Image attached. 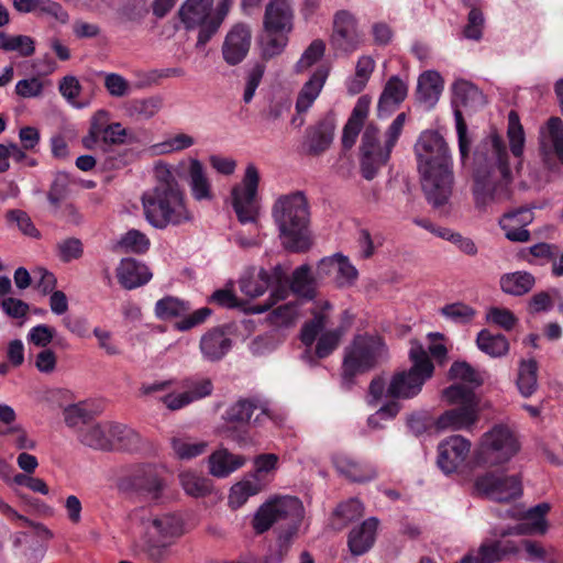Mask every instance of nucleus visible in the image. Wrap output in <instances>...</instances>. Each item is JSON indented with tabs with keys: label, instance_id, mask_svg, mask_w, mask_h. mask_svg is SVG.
I'll list each match as a JSON object with an SVG mask.
<instances>
[{
	"label": "nucleus",
	"instance_id": "c85d7f7f",
	"mask_svg": "<svg viewBox=\"0 0 563 563\" xmlns=\"http://www.w3.org/2000/svg\"><path fill=\"white\" fill-rule=\"evenodd\" d=\"M378 525L376 517H369L350 531L347 547L354 556L363 555L373 548Z\"/></svg>",
	"mask_w": 563,
	"mask_h": 563
},
{
	"label": "nucleus",
	"instance_id": "a211bd4d",
	"mask_svg": "<svg viewBox=\"0 0 563 563\" xmlns=\"http://www.w3.org/2000/svg\"><path fill=\"white\" fill-rule=\"evenodd\" d=\"M333 47L346 54L356 51L363 43V34L358 30L355 16L349 11H339L333 20L331 36Z\"/></svg>",
	"mask_w": 563,
	"mask_h": 563
},
{
	"label": "nucleus",
	"instance_id": "8fccbe9b",
	"mask_svg": "<svg viewBox=\"0 0 563 563\" xmlns=\"http://www.w3.org/2000/svg\"><path fill=\"white\" fill-rule=\"evenodd\" d=\"M0 49L18 52L21 56H31L35 51L34 41L27 35H10L0 32Z\"/></svg>",
	"mask_w": 563,
	"mask_h": 563
},
{
	"label": "nucleus",
	"instance_id": "b1692460",
	"mask_svg": "<svg viewBox=\"0 0 563 563\" xmlns=\"http://www.w3.org/2000/svg\"><path fill=\"white\" fill-rule=\"evenodd\" d=\"M548 503H540L529 508L521 518V521L515 527L501 533L517 536H544L549 530V522L545 518L550 511Z\"/></svg>",
	"mask_w": 563,
	"mask_h": 563
},
{
	"label": "nucleus",
	"instance_id": "4be33fe9",
	"mask_svg": "<svg viewBox=\"0 0 563 563\" xmlns=\"http://www.w3.org/2000/svg\"><path fill=\"white\" fill-rule=\"evenodd\" d=\"M251 38L249 25L236 23L231 27L222 44V56L228 65L235 66L245 59L251 47Z\"/></svg>",
	"mask_w": 563,
	"mask_h": 563
},
{
	"label": "nucleus",
	"instance_id": "58836bf2",
	"mask_svg": "<svg viewBox=\"0 0 563 563\" xmlns=\"http://www.w3.org/2000/svg\"><path fill=\"white\" fill-rule=\"evenodd\" d=\"M268 485L265 484L264 479H258L255 476H251L234 484L231 487L229 495V504L232 508L242 507L250 497L255 496L266 489Z\"/></svg>",
	"mask_w": 563,
	"mask_h": 563
},
{
	"label": "nucleus",
	"instance_id": "c9c22d12",
	"mask_svg": "<svg viewBox=\"0 0 563 563\" xmlns=\"http://www.w3.org/2000/svg\"><path fill=\"white\" fill-rule=\"evenodd\" d=\"M291 291L298 297L311 300L316 296V280L308 264L298 266L287 276V295Z\"/></svg>",
	"mask_w": 563,
	"mask_h": 563
},
{
	"label": "nucleus",
	"instance_id": "aec40b11",
	"mask_svg": "<svg viewBox=\"0 0 563 563\" xmlns=\"http://www.w3.org/2000/svg\"><path fill=\"white\" fill-rule=\"evenodd\" d=\"M471 442L462 435H452L438 445V465L445 474L455 472L467 459Z\"/></svg>",
	"mask_w": 563,
	"mask_h": 563
},
{
	"label": "nucleus",
	"instance_id": "69168bd1",
	"mask_svg": "<svg viewBox=\"0 0 563 563\" xmlns=\"http://www.w3.org/2000/svg\"><path fill=\"white\" fill-rule=\"evenodd\" d=\"M172 448H173L175 454L180 460H190V459L201 455L206 451L207 443L203 441L189 442L181 438H173L172 439Z\"/></svg>",
	"mask_w": 563,
	"mask_h": 563
},
{
	"label": "nucleus",
	"instance_id": "7c9ffc66",
	"mask_svg": "<svg viewBox=\"0 0 563 563\" xmlns=\"http://www.w3.org/2000/svg\"><path fill=\"white\" fill-rule=\"evenodd\" d=\"M209 473L218 478H225L246 463V457L231 453L228 449L214 451L208 459Z\"/></svg>",
	"mask_w": 563,
	"mask_h": 563
},
{
	"label": "nucleus",
	"instance_id": "338daca9",
	"mask_svg": "<svg viewBox=\"0 0 563 563\" xmlns=\"http://www.w3.org/2000/svg\"><path fill=\"white\" fill-rule=\"evenodd\" d=\"M81 85L79 80L71 75L65 76L58 85L59 93L67 100L69 104L77 109L85 108L87 103L78 102L77 97L81 92Z\"/></svg>",
	"mask_w": 563,
	"mask_h": 563
},
{
	"label": "nucleus",
	"instance_id": "0e129e2a",
	"mask_svg": "<svg viewBox=\"0 0 563 563\" xmlns=\"http://www.w3.org/2000/svg\"><path fill=\"white\" fill-rule=\"evenodd\" d=\"M64 420L69 428L86 427L92 419V413L82 402L69 405L64 409Z\"/></svg>",
	"mask_w": 563,
	"mask_h": 563
},
{
	"label": "nucleus",
	"instance_id": "ea45409f",
	"mask_svg": "<svg viewBox=\"0 0 563 563\" xmlns=\"http://www.w3.org/2000/svg\"><path fill=\"white\" fill-rule=\"evenodd\" d=\"M363 505L357 498H350L341 503L333 510L330 526L335 531L343 530L349 523L357 520L363 516Z\"/></svg>",
	"mask_w": 563,
	"mask_h": 563
},
{
	"label": "nucleus",
	"instance_id": "c756f323",
	"mask_svg": "<svg viewBox=\"0 0 563 563\" xmlns=\"http://www.w3.org/2000/svg\"><path fill=\"white\" fill-rule=\"evenodd\" d=\"M335 470L352 482H368L377 476L375 467L368 463L355 461L345 453H336L332 456Z\"/></svg>",
	"mask_w": 563,
	"mask_h": 563
},
{
	"label": "nucleus",
	"instance_id": "ddd939ff",
	"mask_svg": "<svg viewBox=\"0 0 563 563\" xmlns=\"http://www.w3.org/2000/svg\"><path fill=\"white\" fill-rule=\"evenodd\" d=\"M213 0H185L178 18L187 31L198 30L197 45H205L214 34L211 30Z\"/></svg>",
	"mask_w": 563,
	"mask_h": 563
},
{
	"label": "nucleus",
	"instance_id": "393cba45",
	"mask_svg": "<svg viewBox=\"0 0 563 563\" xmlns=\"http://www.w3.org/2000/svg\"><path fill=\"white\" fill-rule=\"evenodd\" d=\"M520 547L511 540H497L483 543L476 554L465 555L459 563H494L518 554Z\"/></svg>",
	"mask_w": 563,
	"mask_h": 563
},
{
	"label": "nucleus",
	"instance_id": "052dcab7",
	"mask_svg": "<svg viewBox=\"0 0 563 563\" xmlns=\"http://www.w3.org/2000/svg\"><path fill=\"white\" fill-rule=\"evenodd\" d=\"M146 220L156 229L177 227L192 220L191 213H144Z\"/></svg>",
	"mask_w": 563,
	"mask_h": 563
},
{
	"label": "nucleus",
	"instance_id": "9d476101",
	"mask_svg": "<svg viewBox=\"0 0 563 563\" xmlns=\"http://www.w3.org/2000/svg\"><path fill=\"white\" fill-rule=\"evenodd\" d=\"M268 287H273L271 296L265 303L252 307L255 313H262L271 309L280 300L287 298V274L280 265H276L269 273L261 268L256 276H244L240 280L241 291L251 298L262 296Z\"/></svg>",
	"mask_w": 563,
	"mask_h": 563
},
{
	"label": "nucleus",
	"instance_id": "a19ab883",
	"mask_svg": "<svg viewBox=\"0 0 563 563\" xmlns=\"http://www.w3.org/2000/svg\"><path fill=\"white\" fill-rule=\"evenodd\" d=\"M477 347L490 357H501L509 352V341L504 334L483 329L476 338Z\"/></svg>",
	"mask_w": 563,
	"mask_h": 563
},
{
	"label": "nucleus",
	"instance_id": "f8f14e48",
	"mask_svg": "<svg viewBox=\"0 0 563 563\" xmlns=\"http://www.w3.org/2000/svg\"><path fill=\"white\" fill-rule=\"evenodd\" d=\"M119 489L151 501H157L163 495L165 483L154 466L140 465L120 479Z\"/></svg>",
	"mask_w": 563,
	"mask_h": 563
},
{
	"label": "nucleus",
	"instance_id": "f3484780",
	"mask_svg": "<svg viewBox=\"0 0 563 563\" xmlns=\"http://www.w3.org/2000/svg\"><path fill=\"white\" fill-rule=\"evenodd\" d=\"M260 179L257 167L253 163L247 164L242 180L230 190L229 199L234 211H257L261 208Z\"/></svg>",
	"mask_w": 563,
	"mask_h": 563
},
{
	"label": "nucleus",
	"instance_id": "5701e85b",
	"mask_svg": "<svg viewBox=\"0 0 563 563\" xmlns=\"http://www.w3.org/2000/svg\"><path fill=\"white\" fill-rule=\"evenodd\" d=\"M261 410L256 415L253 423L261 426L263 423V417L274 420L275 417L267 402H262L257 398H240L232 404L225 411V420L230 423H236L241 427L247 426L251 422V418L255 410Z\"/></svg>",
	"mask_w": 563,
	"mask_h": 563
},
{
	"label": "nucleus",
	"instance_id": "de8ad7c7",
	"mask_svg": "<svg viewBox=\"0 0 563 563\" xmlns=\"http://www.w3.org/2000/svg\"><path fill=\"white\" fill-rule=\"evenodd\" d=\"M188 301L177 297L165 296L155 303V316L159 320H170L186 316L190 311Z\"/></svg>",
	"mask_w": 563,
	"mask_h": 563
},
{
	"label": "nucleus",
	"instance_id": "2eb2a0df",
	"mask_svg": "<svg viewBox=\"0 0 563 563\" xmlns=\"http://www.w3.org/2000/svg\"><path fill=\"white\" fill-rule=\"evenodd\" d=\"M476 489L488 499L509 503L522 494L521 478L518 475L487 472L475 481Z\"/></svg>",
	"mask_w": 563,
	"mask_h": 563
},
{
	"label": "nucleus",
	"instance_id": "dca6fc26",
	"mask_svg": "<svg viewBox=\"0 0 563 563\" xmlns=\"http://www.w3.org/2000/svg\"><path fill=\"white\" fill-rule=\"evenodd\" d=\"M110 114L106 110L97 111L90 121L89 132L82 139L86 148L92 150L100 142L103 145H120L124 143L126 130L121 123H109Z\"/></svg>",
	"mask_w": 563,
	"mask_h": 563
},
{
	"label": "nucleus",
	"instance_id": "c03bdc74",
	"mask_svg": "<svg viewBox=\"0 0 563 563\" xmlns=\"http://www.w3.org/2000/svg\"><path fill=\"white\" fill-rule=\"evenodd\" d=\"M151 246L150 239L136 229L129 230L113 245V251L118 253L145 254Z\"/></svg>",
	"mask_w": 563,
	"mask_h": 563
},
{
	"label": "nucleus",
	"instance_id": "e433bc0d",
	"mask_svg": "<svg viewBox=\"0 0 563 563\" xmlns=\"http://www.w3.org/2000/svg\"><path fill=\"white\" fill-rule=\"evenodd\" d=\"M368 110L369 101L366 97H361L343 129L342 145L345 148H351L355 144L364 121L368 115Z\"/></svg>",
	"mask_w": 563,
	"mask_h": 563
},
{
	"label": "nucleus",
	"instance_id": "20e7f679",
	"mask_svg": "<svg viewBox=\"0 0 563 563\" xmlns=\"http://www.w3.org/2000/svg\"><path fill=\"white\" fill-rule=\"evenodd\" d=\"M406 122V114L399 113L384 134L374 124L366 125L360 145V170L366 180L374 179L390 159Z\"/></svg>",
	"mask_w": 563,
	"mask_h": 563
},
{
	"label": "nucleus",
	"instance_id": "5fc2aeb1",
	"mask_svg": "<svg viewBox=\"0 0 563 563\" xmlns=\"http://www.w3.org/2000/svg\"><path fill=\"white\" fill-rule=\"evenodd\" d=\"M309 208L303 191L297 190L279 195L273 206V211H306Z\"/></svg>",
	"mask_w": 563,
	"mask_h": 563
},
{
	"label": "nucleus",
	"instance_id": "f257e3e1",
	"mask_svg": "<svg viewBox=\"0 0 563 563\" xmlns=\"http://www.w3.org/2000/svg\"><path fill=\"white\" fill-rule=\"evenodd\" d=\"M503 140L492 134L481 141L473 156L475 179L474 196L478 206L493 207V202L509 197L508 185L512 180V169Z\"/></svg>",
	"mask_w": 563,
	"mask_h": 563
},
{
	"label": "nucleus",
	"instance_id": "e2e57ef3",
	"mask_svg": "<svg viewBox=\"0 0 563 563\" xmlns=\"http://www.w3.org/2000/svg\"><path fill=\"white\" fill-rule=\"evenodd\" d=\"M183 386L192 402L210 396L213 390L212 380L207 377L187 378L184 380Z\"/></svg>",
	"mask_w": 563,
	"mask_h": 563
},
{
	"label": "nucleus",
	"instance_id": "4c0bfd02",
	"mask_svg": "<svg viewBox=\"0 0 563 563\" xmlns=\"http://www.w3.org/2000/svg\"><path fill=\"white\" fill-rule=\"evenodd\" d=\"M536 285V277L526 271L506 273L500 276V289L511 296L520 297L528 294Z\"/></svg>",
	"mask_w": 563,
	"mask_h": 563
},
{
	"label": "nucleus",
	"instance_id": "6e6d98bb",
	"mask_svg": "<svg viewBox=\"0 0 563 563\" xmlns=\"http://www.w3.org/2000/svg\"><path fill=\"white\" fill-rule=\"evenodd\" d=\"M440 313L454 323L465 324L474 319L476 310L464 302L457 301L442 307Z\"/></svg>",
	"mask_w": 563,
	"mask_h": 563
},
{
	"label": "nucleus",
	"instance_id": "603ef678",
	"mask_svg": "<svg viewBox=\"0 0 563 563\" xmlns=\"http://www.w3.org/2000/svg\"><path fill=\"white\" fill-rule=\"evenodd\" d=\"M180 484L185 492L194 497H202L211 492L210 479L194 472H184L179 475Z\"/></svg>",
	"mask_w": 563,
	"mask_h": 563
},
{
	"label": "nucleus",
	"instance_id": "79ce46f5",
	"mask_svg": "<svg viewBox=\"0 0 563 563\" xmlns=\"http://www.w3.org/2000/svg\"><path fill=\"white\" fill-rule=\"evenodd\" d=\"M333 141V128L328 123H320L307 130L306 146L311 155H320L327 151Z\"/></svg>",
	"mask_w": 563,
	"mask_h": 563
},
{
	"label": "nucleus",
	"instance_id": "4468645a",
	"mask_svg": "<svg viewBox=\"0 0 563 563\" xmlns=\"http://www.w3.org/2000/svg\"><path fill=\"white\" fill-rule=\"evenodd\" d=\"M283 245L291 252H306L310 247L308 213H273Z\"/></svg>",
	"mask_w": 563,
	"mask_h": 563
},
{
	"label": "nucleus",
	"instance_id": "13d9d810",
	"mask_svg": "<svg viewBox=\"0 0 563 563\" xmlns=\"http://www.w3.org/2000/svg\"><path fill=\"white\" fill-rule=\"evenodd\" d=\"M327 324V316L322 311L313 313V318L307 321L300 332V340L306 346H311L317 336L322 332Z\"/></svg>",
	"mask_w": 563,
	"mask_h": 563
},
{
	"label": "nucleus",
	"instance_id": "39448f33",
	"mask_svg": "<svg viewBox=\"0 0 563 563\" xmlns=\"http://www.w3.org/2000/svg\"><path fill=\"white\" fill-rule=\"evenodd\" d=\"M409 358L412 366L408 371L394 374L387 389L386 396L394 399H409L417 396L423 384L433 374L434 366L419 343H413L409 351Z\"/></svg>",
	"mask_w": 563,
	"mask_h": 563
},
{
	"label": "nucleus",
	"instance_id": "f704fd0d",
	"mask_svg": "<svg viewBox=\"0 0 563 563\" xmlns=\"http://www.w3.org/2000/svg\"><path fill=\"white\" fill-rule=\"evenodd\" d=\"M443 90V79L439 73L427 70L420 75L417 87V99L427 108H432Z\"/></svg>",
	"mask_w": 563,
	"mask_h": 563
},
{
	"label": "nucleus",
	"instance_id": "864d4df0",
	"mask_svg": "<svg viewBox=\"0 0 563 563\" xmlns=\"http://www.w3.org/2000/svg\"><path fill=\"white\" fill-rule=\"evenodd\" d=\"M507 135L512 155L520 158L525 148V132L515 111H510L508 114Z\"/></svg>",
	"mask_w": 563,
	"mask_h": 563
},
{
	"label": "nucleus",
	"instance_id": "49530a36",
	"mask_svg": "<svg viewBox=\"0 0 563 563\" xmlns=\"http://www.w3.org/2000/svg\"><path fill=\"white\" fill-rule=\"evenodd\" d=\"M140 434L130 427L112 422L111 450L134 451L140 446Z\"/></svg>",
	"mask_w": 563,
	"mask_h": 563
},
{
	"label": "nucleus",
	"instance_id": "7ed1b4c3",
	"mask_svg": "<svg viewBox=\"0 0 563 563\" xmlns=\"http://www.w3.org/2000/svg\"><path fill=\"white\" fill-rule=\"evenodd\" d=\"M415 153L427 200L434 208L444 206L453 183L452 157L446 142L438 132L424 131L415 145Z\"/></svg>",
	"mask_w": 563,
	"mask_h": 563
},
{
	"label": "nucleus",
	"instance_id": "a878e982",
	"mask_svg": "<svg viewBox=\"0 0 563 563\" xmlns=\"http://www.w3.org/2000/svg\"><path fill=\"white\" fill-rule=\"evenodd\" d=\"M540 152L545 161L556 157L563 164V122L558 117L548 120L540 130Z\"/></svg>",
	"mask_w": 563,
	"mask_h": 563
},
{
	"label": "nucleus",
	"instance_id": "cd10ccee",
	"mask_svg": "<svg viewBox=\"0 0 563 563\" xmlns=\"http://www.w3.org/2000/svg\"><path fill=\"white\" fill-rule=\"evenodd\" d=\"M152 277L150 268L133 257L122 258L117 268L118 282L128 290L146 285Z\"/></svg>",
	"mask_w": 563,
	"mask_h": 563
},
{
	"label": "nucleus",
	"instance_id": "473e14b6",
	"mask_svg": "<svg viewBox=\"0 0 563 563\" xmlns=\"http://www.w3.org/2000/svg\"><path fill=\"white\" fill-rule=\"evenodd\" d=\"M533 213H503L499 225L505 236L512 242H528L530 232L526 229L533 220Z\"/></svg>",
	"mask_w": 563,
	"mask_h": 563
},
{
	"label": "nucleus",
	"instance_id": "1a4fd4ad",
	"mask_svg": "<svg viewBox=\"0 0 563 563\" xmlns=\"http://www.w3.org/2000/svg\"><path fill=\"white\" fill-rule=\"evenodd\" d=\"M452 91L460 156L464 163L468 157L471 140L467 136V125L463 119V111L467 113L476 112L485 106L486 99L473 82L465 79L456 80L453 84Z\"/></svg>",
	"mask_w": 563,
	"mask_h": 563
},
{
	"label": "nucleus",
	"instance_id": "09e8293b",
	"mask_svg": "<svg viewBox=\"0 0 563 563\" xmlns=\"http://www.w3.org/2000/svg\"><path fill=\"white\" fill-rule=\"evenodd\" d=\"M375 69V60L369 55L358 57L354 76L347 81V91L351 95L360 93L366 86Z\"/></svg>",
	"mask_w": 563,
	"mask_h": 563
},
{
	"label": "nucleus",
	"instance_id": "423d86ee",
	"mask_svg": "<svg viewBox=\"0 0 563 563\" xmlns=\"http://www.w3.org/2000/svg\"><path fill=\"white\" fill-rule=\"evenodd\" d=\"M385 352L382 338L375 335H356L345 350L342 363V386L350 389L358 374L374 368Z\"/></svg>",
	"mask_w": 563,
	"mask_h": 563
},
{
	"label": "nucleus",
	"instance_id": "3c124183",
	"mask_svg": "<svg viewBox=\"0 0 563 563\" xmlns=\"http://www.w3.org/2000/svg\"><path fill=\"white\" fill-rule=\"evenodd\" d=\"M279 457L274 453H262L254 457L253 471L250 472L251 476L258 479H264L265 484H269L273 479V474L277 470Z\"/></svg>",
	"mask_w": 563,
	"mask_h": 563
},
{
	"label": "nucleus",
	"instance_id": "412c9836",
	"mask_svg": "<svg viewBox=\"0 0 563 563\" xmlns=\"http://www.w3.org/2000/svg\"><path fill=\"white\" fill-rule=\"evenodd\" d=\"M263 26L266 34H288L294 26V5L290 0H268Z\"/></svg>",
	"mask_w": 563,
	"mask_h": 563
},
{
	"label": "nucleus",
	"instance_id": "a18cd8bd",
	"mask_svg": "<svg viewBox=\"0 0 563 563\" xmlns=\"http://www.w3.org/2000/svg\"><path fill=\"white\" fill-rule=\"evenodd\" d=\"M517 387L522 397L529 398L538 387V363L536 360H522L518 369Z\"/></svg>",
	"mask_w": 563,
	"mask_h": 563
},
{
	"label": "nucleus",
	"instance_id": "4d7b16f0",
	"mask_svg": "<svg viewBox=\"0 0 563 563\" xmlns=\"http://www.w3.org/2000/svg\"><path fill=\"white\" fill-rule=\"evenodd\" d=\"M449 376L452 379H460L471 384L473 387H479L483 384V378L479 373L465 361L453 362L449 371Z\"/></svg>",
	"mask_w": 563,
	"mask_h": 563
},
{
	"label": "nucleus",
	"instance_id": "680f3d73",
	"mask_svg": "<svg viewBox=\"0 0 563 563\" xmlns=\"http://www.w3.org/2000/svg\"><path fill=\"white\" fill-rule=\"evenodd\" d=\"M521 547L527 553L526 559L530 562L555 563L553 549H547L538 541L525 539L521 541Z\"/></svg>",
	"mask_w": 563,
	"mask_h": 563
},
{
	"label": "nucleus",
	"instance_id": "9b49d317",
	"mask_svg": "<svg viewBox=\"0 0 563 563\" xmlns=\"http://www.w3.org/2000/svg\"><path fill=\"white\" fill-rule=\"evenodd\" d=\"M519 448L515 433L507 426L496 424L482 437L477 462L489 466L504 464Z\"/></svg>",
	"mask_w": 563,
	"mask_h": 563
},
{
	"label": "nucleus",
	"instance_id": "2f4dec72",
	"mask_svg": "<svg viewBox=\"0 0 563 563\" xmlns=\"http://www.w3.org/2000/svg\"><path fill=\"white\" fill-rule=\"evenodd\" d=\"M111 421L98 422L95 424H87L79 428V441L96 450H111Z\"/></svg>",
	"mask_w": 563,
	"mask_h": 563
},
{
	"label": "nucleus",
	"instance_id": "6ab92c4d",
	"mask_svg": "<svg viewBox=\"0 0 563 563\" xmlns=\"http://www.w3.org/2000/svg\"><path fill=\"white\" fill-rule=\"evenodd\" d=\"M191 199L199 206H207L217 199L207 167L198 158H189L185 176Z\"/></svg>",
	"mask_w": 563,
	"mask_h": 563
},
{
	"label": "nucleus",
	"instance_id": "bf43d9fd",
	"mask_svg": "<svg viewBox=\"0 0 563 563\" xmlns=\"http://www.w3.org/2000/svg\"><path fill=\"white\" fill-rule=\"evenodd\" d=\"M343 335L341 328L323 332L316 344V356L320 360L328 357L338 347Z\"/></svg>",
	"mask_w": 563,
	"mask_h": 563
},
{
	"label": "nucleus",
	"instance_id": "bb28decb",
	"mask_svg": "<svg viewBox=\"0 0 563 563\" xmlns=\"http://www.w3.org/2000/svg\"><path fill=\"white\" fill-rule=\"evenodd\" d=\"M233 342L223 328L208 330L200 339L199 350L208 362L221 361L232 349Z\"/></svg>",
	"mask_w": 563,
	"mask_h": 563
},
{
	"label": "nucleus",
	"instance_id": "0eeeda50",
	"mask_svg": "<svg viewBox=\"0 0 563 563\" xmlns=\"http://www.w3.org/2000/svg\"><path fill=\"white\" fill-rule=\"evenodd\" d=\"M155 177L159 186L142 196L144 211H181L188 208L185 191L177 184L172 167L165 163L155 165Z\"/></svg>",
	"mask_w": 563,
	"mask_h": 563
},
{
	"label": "nucleus",
	"instance_id": "f03ea898",
	"mask_svg": "<svg viewBox=\"0 0 563 563\" xmlns=\"http://www.w3.org/2000/svg\"><path fill=\"white\" fill-rule=\"evenodd\" d=\"M305 509L297 497L275 496L262 504L252 519L256 534L267 532L275 523L277 541L263 559L254 556V563H283L302 523Z\"/></svg>",
	"mask_w": 563,
	"mask_h": 563
},
{
	"label": "nucleus",
	"instance_id": "774afa93",
	"mask_svg": "<svg viewBox=\"0 0 563 563\" xmlns=\"http://www.w3.org/2000/svg\"><path fill=\"white\" fill-rule=\"evenodd\" d=\"M298 316V305L287 302L273 309L268 316L271 323L277 327L291 324Z\"/></svg>",
	"mask_w": 563,
	"mask_h": 563
},
{
	"label": "nucleus",
	"instance_id": "6e6552de",
	"mask_svg": "<svg viewBox=\"0 0 563 563\" xmlns=\"http://www.w3.org/2000/svg\"><path fill=\"white\" fill-rule=\"evenodd\" d=\"M443 398L455 408L445 410L437 420L438 429L460 430L473 426L478 419V398L474 390L453 384L443 390Z\"/></svg>",
	"mask_w": 563,
	"mask_h": 563
},
{
	"label": "nucleus",
	"instance_id": "72a5a7b5",
	"mask_svg": "<svg viewBox=\"0 0 563 563\" xmlns=\"http://www.w3.org/2000/svg\"><path fill=\"white\" fill-rule=\"evenodd\" d=\"M329 76V69L325 67H319L302 86L297 101L296 110L298 113L306 112L313 104L314 100L320 95L325 80Z\"/></svg>",
	"mask_w": 563,
	"mask_h": 563
},
{
	"label": "nucleus",
	"instance_id": "37998d69",
	"mask_svg": "<svg viewBox=\"0 0 563 563\" xmlns=\"http://www.w3.org/2000/svg\"><path fill=\"white\" fill-rule=\"evenodd\" d=\"M407 96V86L406 84L399 79L398 77H391L379 98L378 101V112H389L396 106H398L401 101L405 100Z\"/></svg>",
	"mask_w": 563,
	"mask_h": 563
}]
</instances>
